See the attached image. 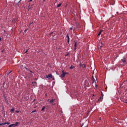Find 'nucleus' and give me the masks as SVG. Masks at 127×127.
I'll list each match as a JSON object with an SVG mask.
<instances>
[{
  "label": "nucleus",
  "mask_w": 127,
  "mask_h": 127,
  "mask_svg": "<svg viewBox=\"0 0 127 127\" xmlns=\"http://www.w3.org/2000/svg\"><path fill=\"white\" fill-rule=\"evenodd\" d=\"M66 74H68V72H64V70H63L62 73L60 75V77L62 78H64Z\"/></svg>",
  "instance_id": "nucleus-1"
},
{
  "label": "nucleus",
  "mask_w": 127,
  "mask_h": 127,
  "mask_svg": "<svg viewBox=\"0 0 127 127\" xmlns=\"http://www.w3.org/2000/svg\"><path fill=\"white\" fill-rule=\"evenodd\" d=\"M101 95L100 98H99V99H98V101H102L103 99L104 93H103L102 91L101 92Z\"/></svg>",
  "instance_id": "nucleus-2"
},
{
  "label": "nucleus",
  "mask_w": 127,
  "mask_h": 127,
  "mask_svg": "<svg viewBox=\"0 0 127 127\" xmlns=\"http://www.w3.org/2000/svg\"><path fill=\"white\" fill-rule=\"evenodd\" d=\"M52 77H53V75L51 73H49L48 74V75H46V78L48 79H50V78H52Z\"/></svg>",
  "instance_id": "nucleus-3"
},
{
  "label": "nucleus",
  "mask_w": 127,
  "mask_h": 127,
  "mask_svg": "<svg viewBox=\"0 0 127 127\" xmlns=\"http://www.w3.org/2000/svg\"><path fill=\"white\" fill-rule=\"evenodd\" d=\"M66 38L67 39V43L68 44H69V42H70V38H69V35L67 34V35H66Z\"/></svg>",
  "instance_id": "nucleus-4"
},
{
  "label": "nucleus",
  "mask_w": 127,
  "mask_h": 127,
  "mask_svg": "<svg viewBox=\"0 0 127 127\" xmlns=\"http://www.w3.org/2000/svg\"><path fill=\"white\" fill-rule=\"evenodd\" d=\"M103 31V30H101V31L99 32L98 34L97 35V37H99L101 36V34H102V32Z\"/></svg>",
  "instance_id": "nucleus-5"
},
{
  "label": "nucleus",
  "mask_w": 127,
  "mask_h": 127,
  "mask_svg": "<svg viewBox=\"0 0 127 127\" xmlns=\"http://www.w3.org/2000/svg\"><path fill=\"white\" fill-rule=\"evenodd\" d=\"M77 47V42L76 41L74 42V50H76Z\"/></svg>",
  "instance_id": "nucleus-6"
},
{
  "label": "nucleus",
  "mask_w": 127,
  "mask_h": 127,
  "mask_svg": "<svg viewBox=\"0 0 127 127\" xmlns=\"http://www.w3.org/2000/svg\"><path fill=\"white\" fill-rule=\"evenodd\" d=\"M8 127H15L14 124H12L11 125H9L8 126Z\"/></svg>",
  "instance_id": "nucleus-7"
},
{
  "label": "nucleus",
  "mask_w": 127,
  "mask_h": 127,
  "mask_svg": "<svg viewBox=\"0 0 127 127\" xmlns=\"http://www.w3.org/2000/svg\"><path fill=\"white\" fill-rule=\"evenodd\" d=\"M121 61H122L123 63H126V58H125V57H124V59H122Z\"/></svg>",
  "instance_id": "nucleus-8"
},
{
  "label": "nucleus",
  "mask_w": 127,
  "mask_h": 127,
  "mask_svg": "<svg viewBox=\"0 0 127 127\" xmlns=\"http://www.w3.org/2000/svg\"><path fill=\"white\" fill-rule=\"evenodd\" d=\"M75 68V66H73V65H71L69 67L70 69H73V68Z\"/></svg>",
  "instance_id": "nucleus-9"
},
{
  "label": "nucleus",
  "mask_w": 127,
  "mask_h": 127,
  "mask_svg": "<svg viewBox=\"0 0 127 127\" xmlns=\"http://www.w3.org/2000/svg\"><path fill=\"white\" fill-rule=\"evenodd\" d=\"M19 124V122H15V123L14 124L15 127L17 126Z\"/></svg>",
  "instance_id": "nucleus-10"
},
{
  "label": "nucleus",
  "mask_w": 127,
  "mask_h": 127,
  "mask_svg": "<svg viewBox=\"0 0 127 127\" xmlns=\"http://www.w3.org/2000/svg\"><path fill=\"white\" fill-rule=\"evenodd\" d=\"M36 84H37V82L36 81L32 82V85L33 86H35V85H36Z\"/></svg>",
  "instance_id": "nucleus-11"
},
{
  "label": "nucleus",
  "mask_w": 127,
  "mask_h": 127,
  "mask_svg": "<svg viewBox=\"0 0 127 127\" xmlns=\"http://www.w3.org/2000/svg\"><path fill=\"white\" fill-rule=\"evenodd\" d=\"M62 3H59V4L57 5V8H59L60 7V6H61Z\"/></svg>",
  "instance_id": "nucleus-12"
},
{
  "label": "nucleus",
  "mask_w": 127,
  "mask_h": 127,
  "mask_svg": "<svg viewBox=\"0 0 127 127\" xmlns=\"http://www.w3.org/2000/svg\"><path fill=\"white\" fill-rule=\"evenodd\" d=\"M45 110V107H43L42 109H41V111L44 112Z\"/></svg>",
  "instance_id": "nucleus-13"
},
{
  "label": "nucleus",
  "mask_w": 127,
  "mask_h": 127,
  "mask_svg": "<svg viewBox=\"0 0 127 127\" xmlns=\"http://www.w3.org/2000/svg\"><path fill=\"white\" fill-rule=\"evenodd\" d=\"M55 101V99H52L51 101H50V103H53L54 101Z\"/></svg>",
  "instance_id": "nucleus-14"
},
{
  "label": "nucleus",
  "mask_w": 127,
  "mask_h": 127,
  "mask_svg": "<svg viewBox=\"0 0 127 127\" xmlns=\"http://www.w3.org/2000/svg\"><path fill=\"white\" fill-rule=\"evenodd\" d=\"M15 111V109L14 108L10 109V112H13Z\"/></svg>",
  "instance_id": "nucleus-15"
},
{
  "label": "nucleus",
  "mask_w": 127,
  "mask_h": 127,
  "mask_svg": "<svg viewBox=\"0 0 127 127\" xmlns=\"http://www.w3.org/2000/svg\"><path fill=\"white\" fill-rule=\"evenodd\" d=\"M103 47V45H98V48H101Z\"/></svg>",
  "instance_id": "nucleus-16"
},
{
  "label": "nucleus",
  "mask_w": 127,
  "mask_h": 127,
  "mask_svg": "<svg viewBox=\"0 0 127 127\" xmlns=\"http://www.w3.org/2000/svg\"><path fill=\"white\" fill-rule=\"evenodd\" d=\"M82 65H83V68H86V65L84 64H83Z\"/></svg>",
  "instance_id": "nucleus-17"
},
{
  "label": "nucleus",
  "mask_w": 127,
  "mask_h": 127,
  "mask_svg": "<svg viewBox=\"0 0 127 127\" xmlns=\"http://www.w3.org/2000/svg\"><path fill=\"white\" fill-rule=\"evenodd\" d=\"M4 125H9V123H6V122H5V123H4Z\"/></svg>",
  "instance_id": "nucleus-18"
},
{
  "label": "nucleus",
  "mask_w": 127,
  "mask_h": 127,
  "mask_svg": "<svg viewBox=\"0 0 127 127\" xmlns=\"http://www.w3.org/2000/svg\"><path fill=\"white\" fill-rule=\"evenodd\" d=\"M28 29H26L24 31V33H26Z\"/></svg>",
  "instance_id": "nucleus-19"
},
{
  "label": "nucleus",
  "mask_w": 127,
  "mask_h": 127,
  "mask_svg": "<svg viewBox=\"0 0 127 127\" xmlns=\"http://www.w3.org/2000/svg\"><path fill=\"white\" fill-rule=\"evenodd\" d=\"M15 112L17 114V113H19V111L16 110V111H15Z\"/></svg>",
  "instance_id": "nucleus-20"
},
{
  "label": "nucleus",
  "mask_w": 127,
  "mask_h": 127,
  "mask_svg": "<svg viewBox=\"0 0 127 127\" xmlns=\"http://www.w3.org/2000/svg\"><path fill=\"white\" fill-rule=\"evenodd\" d=\"M35 112H36V110H34V111L31 112V113H35Z\"/></svg>",
  "instance_id": "nucleus-21"
},
{
  "label": "nucleus",
  "mask_w": 127,
  "mask_h": 127,
  "mask_svg": "<svg viewBox=\"0 0 127 127\" xmlns=\"http://www.w3.org/2000/svg\"><path fill=\"white\" fill-rule=\"evenodd\" d=\"M3 125H5V124H3V123H0V126H3Z\"/></svg>",
  "instance_id": "nucleus-22"
},
{
  "label": "nucleus",
  "mask_w": 127,
  "mask_h": 127,
  "mask_svg": "<svg viewBox=\"0 0 127 127\" xmlns=\"http://www.w3.org/2000/svg\"><path fill=\"white\" fill-rule=\"evenodd\" d=\"M28 52V49H27V50L25 51V54L27 53Z\"/></svg>",
  "instance_id": "nucleus-23"
},
{
  "label": "nucleus",
  "mask_w": 127,
  "mask_h": 127,
  "mask_svg": "<svg viewBox=\"0 0 127 127\" xmlns=\"http://www.w3.org/2000/svg\"><path fill=\"white\" fill-rule=\"evenodd\" d=\"M32 24H33V22L30 23L29 25V26H30L31 25H32Z\"/></svg>",
  "instance_id": "nucleus-24"
},
{
  "label": "nucleus",
  "mask_w": 127,
  "mask_h": 127,
  "mask_svg": "<svg viewBox=\"0 0 127 127\" xmlns=\"http://www.w3.org/2000/svg\"><path fill=\"white\" fill-rule=\"evenodd\" d=\"M32 1H33V0H29L28 1L30 2Z\"/></svg>",
  "instance_id": "nucleus-25"
},
{
  "label": "nucleus",
  "mask_w": 127,
  "mask_h": 127,
  "mask_svg": "<svg viewBox=\"0 0 127 127\" xmlns=\"http://www.w3.org/2000/svg\"><path fill=\"white\" fill-rule=\"evenodd\" d=\"M70 30H72L73 28H72V27H71V28H70Z\"/></svg>",
  "instance_id": "nucleus-26"
},
{
  "label": "nucleus",
  "mask_w": 127,
  "mask_h": 127,
  "mask_svg": "<svg viewBox=\"0 0 127 127\" xmlns=\"http://www.w3.org/2000/svg\"><path fill=\"white\" fill-rule=\"evenodd\" d=\"M21 0H19L18 2V3L20 2V1H21Z\"/></svg>",
  "instance_id": "nucleus-27"
},
{
  "label": "nucleus",
  "mask_w": 127,
  "mask_h": 127,
  "mask_svg": "<svg viewBox=\"0 0 127 127\" xmlns=\"http://www.w3.org/2000/svg\"><path fill=\"white\" fill-rule=\"evenodd\" d=\"M30 5H29V6H28L29 9H30Z\"/></svg>",
  "instance_id": "nucleus-28"
},
{
  "label": "nucleus",
  "mask_w": 127,
  "mask_h": 127,
  "mask_svg": "<svg viewBox=\"0 0 127 127\" xmlns=\"http://www.w3.org/2000/svg\"><path fill=\"white\" fill-rule=\"evenodd\" d=\"M44 2L46 1V0H43Z\"/></svg>",
  "instance_id": "nucleus-29"
},
{
  "label": "nucleus",
  "mask_w": 127,
  "mask_h": 127,
  "mask_svg": "<svg viewBox=\"0 0 127 127\" xmlns=\"http://www.w3.org/2000/svg\"><path fill=\"white\" fill-rule=\"evenodd\" d=\"M53 80H55V78H53Z\"/></svg>",
  "instance_id": "nucleus-30"
},
{
  "label": "nucleus",
  "mask_w": 127,
  "mask_h": 127,
  "mask_svg": "<svg viewBox=\"0 0 127 127\" xmlns=\"http://www.w3.org/2000/svg\"><path fill=\"white\" fill-rule=\"evenodd\" d=\"M94 80H93V82H92V83H94Z\"/></svg>",
  "instance_id": "nucleus-31"
},
{
  "label": "nucleus",
  "mask_w": 127,
  "mask_h": 127,
  "mask_svg": "<svg viewBox=\"0 0 127 127\" xmlns=\"http://www.w3.org/2000/svg\"><path fill=\"white\" fill-rule=\"evenodd\" d=\"M1 38H0V41H1Z\"/></svg>",
  "instance_id": "nucleus-32"
},
{
  "label": "nucleus",
  "mask_w": 127,
  "mask_h": 127,
  "mask_svg": "<svg viewBox=\"0 0 127 127\" xmlns=\"http://www.w3.org/2000/svg\"><path fill=\"white\" fill-rule=\"evenodd\" d=\"M8 74H10V72H8Z\"/></svg>",
  "instance_id": "nucleus-33"
},
{
  "label": "nucleus",
  "mask_w": 127,
  "mask_h": 127,
  "mask_svg": "<svg viewBox=\"0 0 127 127\" xmlns=\"http://www.w3.org/2000/svg\"><path fill=\"white\" fill-rule=\"evenodd\" d=\"M127 81V80H126Z\"/></svg>",
  "instance_id": "nucleus-34"
}]
</instances>
